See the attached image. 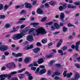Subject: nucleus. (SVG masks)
I'll list each match as a JSON object with an SVG mask.
<instances>
[{"label":"nucleus","mask_w":80,"mask_h":80,"mask_svg":"<svg viewBox=\"0 0 80 80\" xmlns=\"http://www.w3.org/2000/svg\"><path fill=\"white\" fill-rule=\"evenodd\" d=\"M35 29L34 28H32L30 30L29 32V34L35 36V35H39V34H42V35H44L47 33V32L45 31V29L43 28L42 27H40L38 29L35 30V31L37 33L36 34V32H33V31H35Z\"/></svg>","instance_id":"f257e3e1"},{"label":"nucleus","mask_w":80,"mask_h":80,"mask_svg":"<svg viewBox=\"0 0 80 80\" xmlns=\"http://www.w3.org/2000/svg\"><path fill=\"white\" fill-rule=\"evenodd\" d=\"M30 28V27L28 26L27 27L21 30V33L19 34H15L13 35L12 39L14 40H18V39H20L22 37H23L25 34L24 33L28 32L29 29Z\"/></svg>","instance_id":"f03ea898"},{"label":"nucleus","mask_w":80,"mask_h":80,"mask_svg":"<svg viewBox=\"0 0 80 80\" xmlns=\"http://www.w3.org/2000/svg\"><path fill=\"white\" fill-rule=\"evenodd\" d=\"M17 72L16 71H14L13 72H12L10 73V74L7 75V74H2L0 76V78H1L0 80H5V78H6V77H8L9 78H11L12 77V76L11 75H15V74H17Z\"/></svg>","instance_id":"7ed1b4c3"},{"label":"nucleus","mask_w":80,"mask_h":80,"mask_svg":"<svg viewBox=\"0 0 80 80\" xmlns=\"http://www.w3.org/2000/svg\"><path fill=\"white\" fill-rule=\"evenodd\" d=\"M73 73H75L74 76L73 78V80H77L79 78V77H80V75H79V74L78 73V72H77L75 71H73Z\"/></svg>","instance_id":"20e7f679"},{"label":"nucleus","mask_w":80,"mask_h":80,"mask_svg":"<svg viewBox=\"0 0 80 80\" xmlns=\"http://www.w3.org/2000/svg\"><path fill=\"white\" fill-rule=\"evenodd\" d=\"M80 41L76 43V45H75V49L76 50H77V51H78L79 50H78V48H79V45L80 44Z\"/></svg>","instance_id":"39448f33"},{"label":"nucleus","mask_w":80,"mask_h":80,"mask_svg":"<svg viewBox=\"0 0 80 80\" xmlns=\"http://www.w3.org/2000/svg\"><path fill=\"white\" fill-rule=\"evenodd\" d=\"M38 64H42L44 62V60L42 58L39 59L37 62Z\"/></svg>","instance_id":"423d86ee"},{"label":"nucleus","mask_w":80,"mask_h":80,"mask_svg":"<svg viewBox=\"0 0 80 80\" xmlns=\"http://www.w3.org/2000/svg\"><path fill=\"white\" fill-rule=\"evenodd\" d=\"M27 39L28 41H32L33 40V38L32 36H28L27 37Z\"/></svg>","instance_id":"0eeeda50"},{"label":"nucleus","mask_w":80,"mask_h":80,"mask_svg":"<svg viewBox=\"0 0 80 80\" xmlns=\"http://www.w3.org/2000/svg\"><path fill=\"white\" fill-rule=\"evenodd\" d=\"M37 12L39 14H42L43 13V11H42V9L40 8H38L37 9Z\"/></svg>","instance_id":"6e6552de"},{"label":"nucleus","mask_w":80,"mask_h":80,"mask_svg":"<svg viewBox=\"0 0 80 80\" xmlns=\"http://www.w3.org/2000/svg\"><path fill=\"white\" fill-rule=\"evenodd\" d=\"M25 5L26 8H30L32 7V5L27 2L25 3Z\"/></svg>","instance_id":"1a4fd4ad"},{"label":"nucleus","mask_w":80,"mask_h":80,"mask_svg":"<svg viewBox=\"0 0 80 80\" xmlns=\"http://www.w3.org/2000/svg\"><path fill=\"white\" fill-rule=\"evenodd\" d=\"M40 50V49L38 48H37L34 49L33 50V52L35 53H37Z\"/></svg>","instance_id":"9d476101"},{"label":"nucleus","mask_w":80,"mask_h":80,"mask_svg":"<svg viewBox=\"0 0 80 80\" xmlns=\"http://www.w3.org/2000/svg\"><path fill=\"white\" fill-rule=\"evenodd\" d=\"M39 23L38 22H33L31 23L30 25H33L34 27H36V26L38 25Z\"/></svg>","instance_id":"9b49d317"},{"label":"nucleus","mask_w":80,"mask_h":80,"mask_svg":"<svg viewBox=\"0 0 80 80\" xmlns=\"http://www.w3.org/2000/svg\"><path fill=\"white\" fill-rule=\"evenodd\" d=\"M31 59L30 57L26 58L24 59V61L25 63H28L30 60Z\"/></svg>","instance_id":"f8f14e48"},{"label":"nucleus","mask_w":80,"mask_h":80,"mask_svg":"<svg viewBox=\"0 0 80 80\" xmlns=\"http://www.w3.org/2000/svg\"><path fill=\"white\" fill-rule=\"evenodd\" d=\"M33 47V44H31L30 46H28V45L27 46L25 47V48L26 50H29V49L32 48Z\"/></svg>","instance_id":"ddd939ff"},{"label":"nucleus","mask_w":80,"mask_h":80,"mask_svg":"<svg viewBox=\"0 0 80 80\" xmlns=\"http://www.w3.org/2000/svg\"><path fill=\"white\" fill-rule=\"evenodd\" d=\"M45 72H46V69H43L40 71L39 73L40 75H42V74H43V73H44Z\"/></svg>","instance_id":"4468645a"},{"label":"nucleus","mask_w":80,"mask_h":80,"mask_svg":"<svg viewBox=\"0 0 80 80\" xmlns=\"http://www.w3.org/2000/svg\"><path fill=\"white\" fill-rule=\"evenodd\" d=\"M12 29L13 30H12L9 33H14V32H16L17 31V30L15 27H13L12 28Z\"/></svg>","instance_id":"2eb2a0df"},{"label":"nucleus","mask_w":80,"mask_h":80,"mask_svg":"<svg viewBox=\"0 0 80 80\" xmlns=\"http://www.w3.org/2000/svg\"><path fill=\"white\" fill-rule=\"evenodd\" d=\"M64 17H65V14L64 13H62L61 14L60 18L62 20H63V19L64 18Z\"/></svg>","instance_id":"dca6fc26"},{"label":"nucleus","mask_w":80,"mask_h":80,"mask_svg":"<svg viewBox=\"0 0 80 80\" xmlns=\"http://www.w3.org/2000/svg\"><path fill=\"white\" fill-rule=\"evenodd\" d=\"M68 8H76V6H74L73 5H71L70 4L68 5Z\"/></svg>","instance_id":"f3484780"},{"label":"nucleus","mask_w":80,"mask_h":80,"mask_svg":"<svg viewBox=\"0 0 80 80\" xmlns=\"http://www.w3.org/2000/svg\"><path fill=\"white\" fill-rule=\"evenodd\" d=\"M54 25L55 26L56 28H59L60 26L58 25V24L55 23L54 24Z\"/></svg>","instance_id":"a211bd4d"},{"label":"nucleus","mask_w":80,"mask_h":80,"mask_svg":"<svg viewBox=\"0 0 80 80\" xmlns=\"http://www.w3.org/2000/svg\"><path fill=\"white\" fill-rule=\"evenodd\" d=\"M55 3V2H54L53 1H51L49 2V4L51 5H52V6H54Z\"/></svg>","instance_id":"6ab92c4d"},{"label":"nucleus","mask_w":80,"mask_h":80,"mask_svg":"<svg viewBox=\"0 0 80 80\" xmlns=\"http://www.w3.org/2000/svg\"><path fill=\"white\" fill-rule=\"evenodd\" d=\"M6 66L7 68H11L12 67V62L8 63L6 65Z\"/></svg>","instance_id":"aec40b11"},{"label":"nucleus","mask_w":80,"mask_h":80,"mask_svg":"<svg viewBox=\"0 0 80 80\" xmlns=\"http://www.w3.org/2000/svg\"><path fill=\"white\" fill-rule=\"evenodd\" d=\"M74 65L77 68H80V64H74Z\"/></svg>","instance_id":"412c9836"},{"label":"nucleus","mask_w":80,"mask_h":80,"mask_svg":"<svg viewBox=\"0 0 80 80\" xmlns=\"http://www.w3.org/2000/svg\"><path fill=\"white\" fill-rule=\"evenodd\" d=\"M42 43L43 44L45 43H47V39L45 38L44 39H42Z\"/></svg>","instance_id":"4be33fe9"},{"label":"nucleus","mask_w":80,"mask_h":80,"mask_svg":"<svg viewBox=\"0 0 80 80\" xmlns=\"http://www.w3.org/2000/svg\"><path fill=\"white\" fill-rule=\"evenodd\" d=\"M58 53H60V55L61 56L63 55V51H62V50L59 49L58 50Z\"/></svg>","instance_id":"5701e85b"},{"label":"nucleus","mask_w":80,"mask_h":80,"mask_svg":"<svg viewBox=\"0 0 80 80\" xmlns=\"http://www.w3.org/2000/svg\"><path fill=\"white\" fill-rule=\"evenodd\" d=\"M5 28H10L11 25L9 24H7L5 25Z\"/></svg>","instance_id":"b1692460"},{"label":"nucleus","mask_w":80,"mask_h":80,"mask_svg":"<svg viewBox=\"0 0 80 80\" xmlns=\"http://www.w3.org/2000/svg\"><path fill=\"white\" fill-rule=\"evenodd\" d=\"M26 13V11L24 10H22L21 12H20V14L21 15H23V14H25Z\"/></svg>","instance_id":"393cba45"},{"label":"nucleus","mask_w":80,"mask_h":80,"mask_svg":"<svg viewBox=\"0 0 80 80\" xmlns=\"http://www.w3.org/2000/svg\"><path fill=\"white\" fill-rule=\"evenodd\" d=\"M72 74H73V73L72 72H70V73H68L67 75V77L68 78H70L72 75Z\"/></svg>","instance_id":"a878e982"},{"label":"nucleus","mask_w":80,"mask_h":80,"mask_svg":"<svg viewBox=\"0 0 80 80\" xmlns=\"http://www.w3.org/2000/svg\"><path fill=\"white\" fill-rule=\"evenodd\" d=\"M62 30L64 32H67V31L68 29H67V28L65 27H63V28Z\"/></svg>","instance_id":"bb28decb"},{"label":"nucleus","mask_w":80,"mask_h":80,"mask_svg":"<svg viewBox=\"0 0 80 80\" xmlns=\"http://www.w3.org/2000/svg\"><path fill=\"white\" fill-rule=\"evenodd\" d=\"M25 69H26V68H23L22 69H21L18 72V73H22V72H23V71H24L25 70Z\"/></svg>","instance_id":"cd10ccee"},{"label":"nucleus","mask_w":80,"mask_h":80,"mask_svg":"<svg viewBox=\"0 0 80 80\" xmlns=\"http://www.w3.org/2000/svg\"><path fill=\"white\" fill-rule=\"evenodd\" d=\"M3 47H4V45H2L0 46V50L2 51H3Z\"/></svg>","instance_id":"c85d7f7f"},{"label":"nucleus","mask_w":80,"mask_h":80,"mask_svg":"<svg viewBox=\"0 0 80 80\" xmlns=\"http://www.w3.org/2000/svg\"><path fill=\"white\" fill-rule=\"evenodd\" d=\"M67 71H65L64 72L63 75V77H65L67 76Z\"/></svg>","instance_id":"c756f323"},{"label":"nucleus","mask_w":80,"mask_h":80,"mask_svg":"<svg viewBox=\"0 0 80 80\" xmlns=\"http://www.w3.org/2000/svg\"><path fill=\"white\" fill-rule=\"evenodd\" d=\"M28 76L29 77V80H32V76H31V74H29L28 75Z\"/></svg>","instance_id":"7c9ffc66"},{"label":"nucleus","mask_w":80,"mask_h":80,"mask_svg":"<svg viewBox=\"0 0 80 80\" xmlns=\"http://www.w3.org/2000/svg\"><path fill=\"white\" fill-rule=\"evenodd\" d=\"M39 71H40V68H38L36 69V71L35 72V73H38Z\"/></svg>","instance_id":"2f4dec72"},{"label":"nucleus","mask_w":80,"mask_h":80,"mask_svg":"<svg viewBox=\"0 0 80 80\" xmlns=\"http://www.w3.org/2000/svg\"><path fill=\"white\" fill-rule=\"evenodd\" d=\"M47 19V17H44L41 20V22H45L46 20V19Z\"/></svg>","instance_id":"473e14b6"},{"label":"nucleus","mask_w":80,"mask_h":80,"mask_svg":"<svg viewBox=\"0 0 80 80\" xmlns=\"http://www.w3.org/2000/svg\"><path fill=\"white\" fill-rule=\"evenodd\" d=\"M45 7H46V8H49V5H48V4L47 3H46L45 4Z\"/></svg>","instance_id":"72a5a7b5"},{"label":"nucleus","mask_w":80,"mask_h":80,"mask_svg":"<svg viewBox=\"0 0 80 80\" xmlns=\"http://www.w3.org/2000/svg\"><path fill=\"white\" fill-rule=\"evenodd\" d=\"M32 64L33 65V66H34V67L38 66V65L37 63L36 62H34Z\"/></svg>","instance_id":"f704fd0d"},{"label":"nucleus","mask_w":80,"mask_h":80,"mask_svg":"<svg viewBox=\"0 0 80 80\" xmlns=\"http://www.w3.org/2000/svg\"><path fill=\"white\" fill-rule=\"evenodd\" d=\"M60 73L58 72H56L54 73V75H59Z\"/></svg>","instance_id":"c9c22d12"},{"label":"nucleus","mask_w":80,"mask_h":80,"mask_svg":"<svg viewBox=\"0 0 80 80\" xmlns=\"http://www.w3.org/2000/svg\"><path fill=\"white\" fill-rule=\"evenodd\" d=\"M68 27H75L74 25L70 23L68 24Z\"/></svg>","instance_id":"e433bc0d"},{"label":"nucleus","mask_w":80,"mask_h":80,"mask_svg":"<svg viewBox=\"0 0 80 80\" xmlns=\"http://www.w3.org/2000/svg\"><path fill=\"white\" fill-rule=\"evenodd\" d=\"M3 48L4 49H3V50H7L8 49V47H7L6 46H4Z\"/></svg>","instance_id":"4c0bfd02"},{"label":"nucleus","mask_w":80,"mask_h":80,"mask_svg":"<svg viewBox=\"0 0 80 80\" xmlns=\"http://www.w3.org/2000/svg\"><path fill=\"white\" fill-rule=\"evenodd\" d=\"M52 24H53V22H51L47 23L46 25H52Z\"/></svg>","instance_id":"58836bf2"},{"label":"nucleus","mask_w":80,"mask_h":80,"mask_svg":"<svg viewBox=\"0 0 80 80\" xmlns=\"http://www.w3.org/2000/svg\"><path fill=\"white\" fill-rule=\"evenodd\" d=\"M5 18V16L4 15H0V18L3 19Z\"/></svg>","instance_id":"ea45409f"},{"label":"nucleus","mask_w":80,"mask_h":80,"mask_svg":"<svg viewBox=\"0 0 80 80\" xmlns=\"http://www.w3.org/2000/svg\"><path fill=\"white\" fill-rule=\"evenodd\" d=\"M52 57V55H46L45 56L46 58H51V57Z\"/></svg>","instance_id":"a19ab883"},{"label":"nucleus","mask_w":80,"mask_h":80,"mask_svg":"<svg viewBox=\"0 0 80 80\" xmlns=\"http://www.w3.org/2000/svg\"><path fill=\"white\" fill-rule=\"evenodd\" d=\"M62 9H64L63 7L62 6H60L59 7V10H60V11H62Z\"/></svg>","instance_id":"79ce46f5"},{"label":"nucleus","mask_w":80,"mask_h":80,"mask_svg":"<svg viewBox=\"0 0 80 80\" xmlns=\"http://www.w3.org/2000/svg\"><path fill=\"white\" fill-rule=\"evenodd\" d=\"M22 54L21 53H18L17 54V56L16 57H21V56H22Z\"/></svg>","instance_id":"37998d69"},{"label":"nucleus","mask_w":80,"mask_h":80,"mask_svg":"<svg viewBox=\"0 0 80 80\" xmlns=\"http://www.w3.org/2000/svg\"><path fill=\"white\" fill-rule=\"evenodd\" d=\"M55 61L54 60H52L50 62L49 64L50 65H52V64H53V63H55Z\"/></svg>","instance_id":"c03bdc74"},{"label":"nucleus","mask_w":80,"mask_h":80,"mask_svg":"<svg viewBox=\"0 0 80 80\" xmlns=\"http://www.w3.org/2000/svg\"><path fill=\"white\" fill-rule=\"evenodd\" d=\"M11 80H18V79L16 77H13L11 79Z\"/></svg>","instance_id":"a18cd8bd"},{"label":"nucleus","mask_w":80,"mask_h":80,"mask_svg":"<svg viewBox=\"0 0 80 80\" xmlns=\"http://www.w3.org/2000/svg\"><path fill=\"white\" fill-rule=\"evenodd\" d=\"M67 49V46H64L62 48V50H65Z\"/></svg>","instance_id":"49530a36"},{"label":"nucleus","mask_w":80,"mask_h":80,"mask_svg":"<svg viewBox=\"0 0 80 80\" xmlns=\"http://www.w3.org/2000/svg\"><path fill=\"white\" fill-rule=\"evenodd\" d=\"M8 7H9V6H8L7 5H6L4 6L5 10H7V9H8Z\"/></svg>","instance_id":"de8ad7c7"},{"label":"nucleus","mask_w":80,"mask_h":80,"mask_svg":"<svg viewBox=\"0 0 80 80\" xmlns=\"http://www.w3.org/2000/svg\"><path fill=\"white\" fill-rule=\"evenodd\" d=\"M37 46H42V44H41V43L39 42H38L37 44H36Z\"/></svg>","instance_id":"09e8293b"},{"label":"nucleus","mask_w":80,"mask_h":80,"mask_svg":"<svg viewBox=\"0 0 80 80\" xmlns=\"http://www.w3.org/2000/svg\"><path fill=\"white\" fill-rule=\"evenodd\" d=\"M3 6L2 4H0V10H2L3 9Z\"/></svg>","instance_id":"8fccbe9b"},{"label":"nucleus","mask_w":80,"mask_h":80,"mask_svg":"<svg viewBox=\"0 0 80 80\" xmlns=\"http://www.w3.org/2000/svg\"><path fill=\"white\" fill-rule=\"evenodd\" d=\"M37 68L35 67H32L31 68V70H35Z\"/></svg>","instance_id":"3c124183"},{"label":"nucleus","mask_w":80,"mask_h":80,"mask_svg":"<svg viewBox=\"0 0 80 80\" xmlns=\"http://www.w3.org/2000/svg\"><path fill=\"white\" fill-rule=\"evenodd\" d=\"M60 33V32H55L53 33L54 35H58V33Z\"/></svg>","instance_id":"603ef678"},{"label":"nucleus","mask_w":80,"mask_h":80,"mask_svg":"<svg viewBox=\"0 0 80 80\" xmlns=\"http://www.w3.org/2000/svg\"><path fill=\"white\" fill-rule=\"evenodd\" d=\"M62 7L63 8V9H65V8H66V7H67V4H63Z\"/></svg>","instance_id":"864d4df0"},{"label":"nucleus","mask_w":80,"mask_h":80,"mask_svg":"<svg viewBox=\"0 0 80 80\" xmlns=\"http://www.w3.org/2000/svg\"><path fill=\"white\" fill-rule=\"evenodd\" d=\"M48 73L49 75H50L52 73V71L50 70H49L48 71Z\"/></svg>","instance_id":"5fc2aeb1"},{"label":"nucleus","mask_w":80,"mask_h":80,"mask_svg":"<svg viewBox=\"0 0 80 80\" xmlns=\"http://www.w3.org/2000/svg\"><path fill=\"white\" fill-rule=\"evenodd\" d=\"M26 25H21V27H20V28H24L25 27H26Z\"/></svg>","instance_id":"6e6d98bb"},{"label":"nucleus","mask_w":80,"mask_h":80,"mask_svg":"<svg viewBox=\"0 0 80 80\" xmlns=\"http://www.w3.org/2000/svg\"><path fill=\"white\" fill-rule=\"evenodd\" d=\"M36 3H37V1H33L32 2V5H36Z\"/></svg>","instance_id":"4d7b16f0"},{"label":"nucleus","mask_w":80,"mask_h":80,"mask_svg":"<svg viewBox=\"0 0 80 80\" xmlns=\"http://www.w3.org/2000/svg\"><path fill=\"white\" fill-rule=\"evenodd\" d=\"M52 51L53 53H56L57 52V50L55 49H52Z\"/></svg>","instance_id":"13d9d810"},{"label":"nucleus","mask_w":80,"mask_h":80,"mask_svg":"<svg viewBox=\"0 0 80 80\" xmlns=\"http://www.w3.org/2000/svg\"><path fill=\"white\" fill-rule=\"evenodd\" d=\"M51 28L52 30H55V28L53 26H51Z\"/></svg>","instance_id":"bf43d9fd"},{"label":"nucleus","mask_w":80,"mask_h":80,"mask_svg":"<svg viewBox=\"0 0 80 80\" xmlns=\"http://www.w3.org/2000/svg\"><path fill=\"white\" fill-rule=\"evenodd\" d=\"M12 55L14 57H17V54L14 52L12 53Z\"/></svg>","instance_id":"052dcab7"},{"label":"nucleus","mask_w":80,"mask_h":80,"mask_svg":"<svg viewBox=\"0 0 80 80\" xmlns=\"http://www.w3.org/2000/svg\"><path fill=\"white\" fill-rule=\"evenodd\" d=\"M61 45V43L58 42L57 45V46L58 47H59Z\"/></svg>","instance_id":"680f3d73"},{"label":"nucleus","mask_w":80,"mask_h":80,"mask_svg":"<svg viewBox=\"0 0 80 80\" xmlns=\"http://www.w3.org/2000/svg\"><path fill=\"white\" fill-rule=\"evenodd\" d=\"M9 54V52H4V54L5 55H6L7 56V55H8Z\"/></svg>","instance_id":"e2e57ef3"},{"label":"nucleus","mask_w":80,"mask_h":80,"mask_svg":"<svg viewBox=\"0 0 80 80\" xmlns=\"http://www.w3.org/2000/svg\"><path fill=\"white\" fill-rule=\"evenodd\" d=\"M12 65L14 67H15V63L14 62H11V66Z\"/></svg>","instance_id":"0e129e2a"},{"label":"nucleus","mask_w":80,"mask_h":80,"mask_svg":"<svg viewBox=\"0 0 80 80\" xmlns=\"http://www.w3.org/2000/svg\"><path fill=\"white\" fill-rule=\"evenodd\" d=\"M74 4L75 5H80V2H75L74 3Z\"/></svg>","instance_id":"69168bd1"},{"label":"nucleus","mask_w":80,"mask_h":80,"mask_svg":"<svg viewBox=\"0 0 80 80\" xmlns=\"http://www.w3.org/2000/svg\"><path fill=\"white\" fill-rule=\"evenodd\" d=\"M5 69H6V67H3L2 68H1V70H5Z\"/></svg>","instance_id":"338daca9"},{"label":"nucleus","mask_w":80,"mask_h":80,"mask_svg":"<svg viewBox=\"0 0 80 80\" xmlns=\"http://www.w3.org/2000/svg\"><path fill=\"white\" fill-rule=\"evenodd\" d=\"M53 45V43L52 42H50L48 44V46L49 47L50 46H52Z\"/></svg>","instance_id":"774afa93"}]
</instances>
